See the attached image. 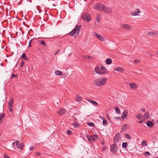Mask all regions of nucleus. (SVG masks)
<instances>
[{"label":"nucleus","mask_w":158,"mask_h":158,"mask_svg":"<svg viewBox=\"0 0 158 158\" xmlns=\"http://www.w3.org/2000/svg\"><path fill=\"white\" fill-rule=\"evenodd\" d=\"M4 158H10L7 155L5 154H4Z\"/></svg>","instance_id":"46"},{"label":"nucleus","mask_w":158,"mask_h":158,"mask_svg":"<svg viewBox=\"0 0 158 158\" xmlns=\"http://www.w3.org/2000/svg\"><path fill=\"white\" fill-rule=\"evenodd\" d=\"M53 6H56V5H55V4H53Z\"/></svg>","instance_id":"55"},{"label":"nucleus","mask_w":158,"mask_h":158,"mask_svg":"<svg viewBox=\"0 0 158 158\" xmlns=\"http://www.w3.org/2000/svg\"><path fill=\"white\" fill-rule=\"evenodd\" d=\"M141 122H142V121H140L139 123H141Z\"/></svg>","instance_id":"59"},{"label":"nucleus","mask_w":158,"mask_h":158,"mask_svg":"<svg viewBox=\"0 0 158 158\" xmlns=\"http://www.w3.org/2000/svg\"><path fill=\"white\" fill-rule=\"evenodd\" d=\"M114 118L116 119H117V120H118V119H121V118L120 117H114Z\"/></svg>","instance_id":"47"},{"label":"nucleus","mask_w":158,"mask_h":158,"mask_svg":"<svg viewBox=\"0 0 158 158\" xmlns=\"http://www.w3.org/2000/svg\"><path fill=\"white\" fill-rule=\"evenodd\" d=\"M143 117L145 118H148L149 117V113L148 112H146L144 115L143 116Z\"/></svg>","instance_id":"25"},{"label":"nucleus","mask_w":158,"mask_h":158,"mask_svg":"<svg viewBox=\"0 0 158 158\" xmlns=\"http://www.w3.org/2000/svg\"><path fill=\"white\" fill-rule=\"evenodd\" d=\"M135 116L137 118L139 119H140L142 117V116L140 114H139L138 115H136Z\"/></svg>","instance_id":"35"},{"label":"nucleus","mask_w":158,"mask_h":158,"mask_svg":"<svg viewBox=\"0 0 158 158\" xmlns=\"http://www.w3.org/2000/svg\"><path fill=\"white\" fill-rule=\"evenodd\" d=\"M95 69H106L105 67L101 64H98L96 67Z\"/></svg>","instance_id":"15"},{"label":"nucleus","mask_w":158,"mask_h":158,"mask_svg":"<svg viewBox=\"0 0 158 158\" xmlns=\"http://www.w3.org/2000/svg\"><path fill=\"white\" fill-rule=\"evenodd\" d=\"M4 114L0 113V124H1L2 123V120L4 118Z\"/></svg>","instance_id":"19"},{"label":"nucleus","mask_w":158,"mask_h":158,"mask_svg":"<svg viewBox=\"0 0 158 158\" xmlns=\"http://www.w3.org/2000/svg\"><path fill=\"white\" fill-rule=\"evenodd\" d=\"M60 51V50H58L57 51V52H56L55 54H54V55H56L58 52H59Z\"/></svg>","instance_id":"53"},{"label":"nucleus","mask_w":158,"mask_h":158,"mask_svg":"<svg viewBox=\"0 0 158 158\" xmlns=\"http://www.w3.org/2000/svg\"><path fill=\"white\" fill-rule=\"evenodd\" d=\"M127 115V110H125L121 115V117L123 119H125Z\"/></svg>","instance_id":"13"},{"label":"nucleus","mask_w":158,"mask_h":158,"mask_svg":"<svg viewBox=\"0 0 158 158\" xmlns=\"http://www.w3.org/2000/svg\"><path fill=\"white\" fill-rule=\"evenodd\" d=\"M106 81V79L105 77L103 78L102 79L99 78L95 80L94 81V83L97 86H101L105 84Z\"/></svg>","instance_id":"3"},{"label":"nucleus","mask_w":158,"mask_h":158,"mask_svg":"<svg viewBox=\"0 0 158 158\" xmlns=\"http://www.w3.org/2000/svg\"><path fill=\"white\" fill-rule=\"evenodd\" d=\"M66 133L69 135H70L72 134V131L70 130H68L66 132Z\"/></svg>","instance_id":"38"},{"label":"nucleus","mask_w":158,"mask_h":158,"mask_svg":"<svg viewBox=\"0 0 158 158\" xmlns=\"http://www.w3.org/2000/svg\"><path fill=\"white\" fill-rule=\"evenodd\" d=\"M73 126L75 128L78 127L80 125L79 124H77L76 123H73Z\"/></svg>","instance_id":"32"},{"label":"nucleus","mask_w":158,"mask_h":158,"mask_svg":"<svg viewBox=\"0 0 158 158\" xmlns=\"http://www.w3.org/2000/svg\"><path fill=\"white\" fill-rule=\"evenodd\" d=\"M9 109L10 111L11 112H12L13 111V110H12V107L11 106H9Z\"/></svg>","instance_id":"41"},{"label":"nucleus","mask_w":158,"mask_h":158,"mask_svg":"<svg viewBox=\"0 0 158 158\" xmlns=\"http://www.w3.org/2000/svg\"><path fill=\"white\" fill-rule=\"evenodd\" d=\"M81 25H79L77 26V25L76 27L69 34L70 35H72V36H77L79 33L80 28L81 27Z\"/></svg>","instance_id":"2"},{"label":"nucleus","mask_w":158,"mask_h":158,"mask_svg":"<svg viewBox=\"0 0 158 158\" xmlns=\"http://www.w3.org/2000/svg\"><path fill=\"white\" fill-rule=\"evenodd\" d=\"M2 64H0V66H2Z\"/></svg>","instance_id":"56"},{"label":"nucleus","mask_w":158,"mask_h":158,"mask_svg":"<svg viewBox=\"0 0 158 158\" xmlns=\"http://www.w3.org/2000/svg\"><path fill=\"white\" fill-rule=\"evenodd\" d=\"M156 158H158V156L156 157Z\"/></svg>","instance_id":"60"},{"label":"nucleus","mask_w":158,"mask_h":158,"mask_svg":"<svg viewBox=\"0 0 158 158\" xmlns=\"http://www.w3.org/2000/svg\"><path fill=\"white\" fill-rule=\"evenodd\" d=\"M86 59H92V57H91V56H86Z\"/></svg>","instance_id":"44"},{"label":"nucleus","mask_w":158,"mask_h":158,"mask_svg":"<svg viewBox=\"0 0 158 158\" xmlns=\"http://www.w3.org/2000/svg\"><path fill=\"white\" fill-rule=\"evenodd\" d=\"M141 144L143 146H144V145L147 146L148 145L146 141L145 140L142 141Z\"/></svg>","instance_id":"31"},{"label":"nucleus","mask_w":158,"mask_h":158,"mask_svg":"<svg viewBox=\"0 0 158 158\" xmlns=\"http://www.w3.org/2000/svg\"><path fill=\"white\" fill-rule=\"evenodd\" d=\"M125 137L127 139H130L131 138V136L129 134H125Z\"/></svg>","instance_id":"29"},{"label":"nucleus","mask_w":158,"mask_h":158,"mask_svg":"<svg viewBox=\"0 0 158 158\" xmlns=\"http://www.w3.org/2000/svg\"><path fill=\"white\" fill-rule=\"evenodd\" d=\"M56 112L59 115H62L66 113V110L64 109L61 108L59 109Z\"/></svg>","instance_id":"10"},{"label":"nucleus","mask_w":158,"mask_h":158,"mask_svg":"<svg viewBox=\"0 0 158 158\" xmlns=\"http://www.w3.org/2000/svg\"><path fill=\"white\" fill-rule=\"evenodd\" d=\"M33 149V147L32 146H31L29 148V150L32 151Z\"/></svg>","instance_id":"48"},{"label":"nucleus","mask_w":158,"mask_h":158,"mask_svg":"<svg viewBox=\"0 0 158 158\" xmlns=\"http://www.w3.org/2000/svg\"><path fill=\"white\" fill-rule=\"evenodd\" d=\"M21 58H22L24 60H28V58L26 56L25 54L24 53H23L21 56Z\"/></svg>","instance_id":"24"},{"label":"nucleus","mask_w":158,"mask_h":158,"mask_svg":"<svg viewBox=\"0 0 158 158\" xmlns=\"http://www.w3.org/2000/svg\"><path fill=\"white\" fill-rule=\"evenodd\" d=\"M18 77L17 75H15L14 74H12L11 77V78H13L15 77Z\"/></svg>","instance_id":"40"},{"label":"nucleus","mask_w":158,"mask_h":158,"mask_svg":"<svg viewBox=\"0 0 158 158\" xmlns=\"http://www.w3.org/2000/svg\"><path fill=\"white\" fill-rule=\"evenodd\" d=\"M117 70L118 71H120V72H121L122 73L123 72V70H118V69H117V70Z\"/></svg>","instance_id":"51"},{"label":"nucleus","mask_w":158,"mask_h":158,"mask_svg":"<svg viewBox=\"0 0 158 158\" xmlns=\"http://www.w3.org/2000/svg\"><path fill=\"white\" fill-rule=\"evenodd\" d=\"M36 155L37 156H39L40 155V153L39 152H37L36 153Z\"/></svg>","instance_id":"49"},{"label":"nucleus","mask_w":158,"mask_h":158,"mask_svg":"<svg viewBox=\"0 0 158 158\" xmlns=\"http://www.w3.org/2000/svg\"><path fill=\"white\" fill-rule=\"evenodd\" d=\"M21 66L22 67L23 66V65H24V62L23 61H21Z\"/></svg>","instance_id":"45"},{"label":"nucleus","mask_w":158,"mask_h":158,"mask_svg":"<svg viewBox=\"0 0 158 158\" xmlns=\"http://www.w3.org/2000/svg\"><path fill=\"white\" fill-rule=\"evenodd\" d=\"M144 154L146 156H148V155L150 154V153L148 152H146L144 153Z\"/></svg>","instance_id":"42"},{"label":"nucleus","mask_w":158,"mask_h":158,"mask_svg":"<svg viewBox=\"0 0 158 158\" xmlns=\"http://www.w3.org/2000/svg\"><path fill=\"white\" fill-rule=\"evenodd\" d=\"M94 8L96 10H100L106 13H110L112 12L111 8L106 6L100 3H98L94 6Z\"/></svg>","instance_id":"1"},{"label":"nucleus","mask_w":158,"mask_h":158,"mask_svg":"<svg viewBox=\"0 0 158 158\" xmlns=\"http://www.w3.org/2000/svg\"><path fill=\"white\" fill-rule=\"evenodd\" d=\"M157 54L158 55V51L157 52Z\"/></svg>","instance_id":"57"},{"label":"nucleus","mask_w":158,"mask_h":158,"mask_svg":"<svg viewBox=\"0 0 158 158\" xmlns=\"http://www.w3.org/2000/svg\"><path fill=\"white\" fill-rule=\"evenodd\" d=\"M129 85L131 89H135L138 87V86L135 83H129Z\"/></svg>","instance_id":"14"},{"label":"nucleus","mask_w":158,"mask_h":158,"mask_svg":"<svg viewBox=\"0 0 158 158\" xmlns=\"http://www.w3.org/2000/svg\"><path fill=\"white\" fill-rule=\"evenodd\" d=\"M117 145L114 144H112L110 146L111 151L114 155L116 154L118 151L117 148L116 146Z\"/></svg>","instance_id":"9"},{"label":"nucleus","mask_w":158,"mask_h":158,"mask_svg":"<svg viewBox=\"0 0 158 158\" xmlns=\"http://www.w3.org/2000/svg\"><path fill=\"white\" fill-rule=\"evenodd\" d=\"M93 72L94 75L95 74V73L101 75L107 74L108 72L107 70H94Z\"/></svg>","instance_id":"5"},{"label":"nucleus","mask_w":158,"mask_h":158,"mask_svg":"<svg viewBox=\"0 0 158 158\" xmlns=\"http://www.w3.org/2000/svg\"><path fill=\"white\" fill-rule=\"evenodd\" d=\"M87 100L90 103L93 104V105L95 106H97L98 105V103L96 102L95 101L91 99H87Z\"/></svg>","instance_id":"16"},{"label":"nucleus","mask_w":158,"mask_h":158,"mask_svg":"<svg viewBox=\"0 0 158 158\" xmlns=\"http://www.w3.org/2000/svg\"><path fill=\"white\" fill-rule=\"evenodd\" d=\"M127 145V143L126 142L123 143L122 144V147L124 148H126Z\"/></svg>","instance_id":"30"},{"label":"nucleus","mask_w":158,"mask_h":158,"mask_svg":"<svg viewBox=\"0 0 158 158\" xmlns=\"http://www.w3.org/2000/svg\"><path fill=\"white\" fill-rule=\"evenodd\" d=\"M123 69V68L120 67H118L116 69Z\"/></svg>","instance_id":"43"},{"label":"nucleus","mask_w":158,"mask_h":158,"mask_svg":"<svg viewBox=\"0 0 158 158\" xmlns=\"http://www.w3.org/2000/svg\"><path fill=\"white\" fill-rule=\"evenodd\" d=\"M140 12V11L139 10H137V11L135 12H133L131 13V15L133 16H136L138 15Z\"/></svg>","instance_id":"20"},{"label":"nucleus","mask_w":158,"mask_h":158,"mask_svg":"<svg viewBox=\"0 0 158 158\" xmlns=\"http://www.w3.org/2000/svg\"><path fill=\"white\" fill-rule=\"evenodd\" d=\"M115 110L117 114H120V111L119 108L118 107H117L115 108Z\"/></svg>","instance_id":"26"},{"label":"nucleus","mask_w":158,"mask_h":158,"mask_svg":"<svg viewBox=\"0 0 158 158\" xmlns=\"http://www.w3.org/2000/svg\"><path fill=\"white\" fill-rule=\"evenodd\" d=\"M96 19L97 21L98 22H99L100 21V16L99 15H98V16H96Z\"/></svg>","instance_id":"28"},{"label":"nucleus","mask_w":158,"mask_h":158,"mask_svg":"<svg viewBox=\"0 0 158 158\" xmlns=\"http://www.w3.org/2000/svg\"><path fill=\"white\" fill-rule=\"evenodd\" d=\"M112 60L110 58H108L106 61V64H110L112 63Z\"/></svg>","instance_id":"22"},{"label":"nucleus","mask_w":158,"mask_h":158,"mask_svg":"<svg viewBox=\"0 0 158 158\" xmlns=\"http://www.w3.org/2000/svg\"><path fill=\"white\" fill-rule=\"evenodd\" d=\"M13 98H11L10 101L9 102L8 105L9 106L12 107L13 105Z\"/></svg>","instance_id":"21"},{"label":"nucleus","mask_w":158,"mask_h":158,"mask_svg":"<svg viewBox=\"0 0 158 158\" xmlns=\"http://www.w3.org/2000/svg\"><path fill=\"white\" fill-rule=\"evenodd\" d=\"M157 123H158V120L157 121Z\"/></svg>","instance_id":"58"},{"label":"nucleus","mask_w":158,"mask_h":158,"mask_svg":"<svg viewBox=\"0 0 158 158\" xmlns=\"http://www.w3.org/2000/svg\"><path fill=\"white\" fill-rule=\"evenodd\" d=\"M55 74L56 75H61L62 74V73L61 71L57 70L55 72Z\"/></svg>","instance_id":"23"},{"label":"nucleus","mask_w":158,"mask_h":158,"mask_svg":"<svg viewBox=\"0 0 158 158\" xmlns=\"http://www.w3.org/2000/svg\"><path fill=\"white\" fill-rule=\"evenodd\" d=\"M103 148V150H104L105 149V148H104V147H103V148Z\"/></svg>","instance_id":"54"},{"label":"nucleus","mask_w":158,"mask_h":158,"mask_svg":"<svg viewBox=\"0 0 158 158\" xmlns=\"http://www.w3.org/2000/svg\"><path fill=\"white\" fill-rule=\"evenodd\" d=\"M86 137L88 138V140L90 142H93L94 140L98 139V136L97 135H92L90 137L87 135Z\"/></svg>","instance_id":"6"},{"label":"nucleus","mask_w":158,"mask_h":158,"mask_svg":"<svg viewBox=\"0 0 158 158\" xmlns=\"http://www.w3.org/2000/svg\"><path fill=\"white\" fill-rule=\"evenodd\" d=\"M94 35L100 40L102 41L104 40V37H103L97 33L95 32L94 34Z\"/></svg>","instance_id":"12"},{"label":"nucleus","mask_w":158,"mask_h":158,"mask_svg":"<svg viewBox=\"0 0 158 158\" xmlns=\"http://www.w3.org/2000/svg\"><path fill=\"white\" fill-rule=\"evenodd\" d=\"M120 139H121L120 135L118 133L117 134L113 139L114 144H118V142Z\"/></svg>","instance_id":"7"},{"label":"nucleus","mask_w":158,"mask_h":158,"mask_svg":"<svg viewBox=\"0 0 158 158\" xmlns=\"http://www.w3.org/2000/svg\"><path fill=\"white\" fill-rule=\"evenodd\" d=\"M87 124L89 126H92L93 127H94V124L93 123L91 122H89L87 123Z\"/></svg>","instance_id":"34"},{"label":"nucleus","mask_w":158,"mask_h":158,"mask_svg":"<svg viewBox=\"0 0 158 158\" xmlns=\"http://www.w3.org/2000/svg\"><path fill=\"white\" fill-rule=\"evenodd\" d=\"M122 27L127 30H130L131 29V27L129 26L128 24H123L122 26Z\"/></svg>","instance_id":"17"},{"label":"nucleus","mask_w":158,"mask_h":158,"mask_svg":"<svg viewBox=\"0 0 158 158\" xmlns=\"http://www.w3.org/2000/svg\"><path fill=\"white\" fill-rule=\"evenodd\" d=\"M31 46V40L29 42V47H30Z\"/></svg>","instance_id":"50"},{"label":"nucleus","mask_w":158,"mask_h":158,"mask_svg":"<svg viewBox=\"0 0 158 158\" xmlns=\"http://www.w3.org/2000/svg\"><path fill=\"white\" fill-rule=\"evenodd\" d=\"M157 34H158V31H149L148 32L147 34V35L148 36H152V37H154Z\"/></svg>","instance_id":"11"},{"label":"nucleus","mask_w":158,"mask_h":158,"mask_svg":"<svg viewBox=\"0 0 158 158\" xmlns=\"http://www.w3.org/2000/svg\"><path fill=\"white\" fill-rule=\"evenodd\" d=\"M82 18L83 20L87 22L89 21L91 19L89 14L86 12L82 15Z\"/></svg>","instance_id":"4"},{"label":"nucleus","mask_w":158,"mask_h":158,"mask_svg":"<svg viewBox=\"0 0 158 158\" xmlns=\"http://www.w3.org/2000/svg\"><path fill=\"white\" fill-rule=\"evenodd\" d=\"M76 100L77 101H79L81 100V96L78 95H77V98H76Z\"/></svg>","instance_id":"33"},{"label":"nucleus","mask_w":158,"mask_h":158,"mask_svg":"<svg viewBox=\"0 0 158 158\" xmlns=\"http://www.w3.org/2000/svg\"><path fill=\"white\" fill-rule=\"evenodd\" d=\"M141 110L142 111L144 112L145 111V109L144 108H142L141 109Z\"/></svg>","instance_id":"52"},{"label":"nucleus","mask_w":158,"mask_h":158,"mask_svg":"<svg viewBox=\"0 0 158 158\" xmlns=\"http://www.w3.org/2000/svg\"><path fill=\"white\" fill-rule=\"evenodd\" d=\"M40 44H42L44 46H46V44H45V42L44 40H41L40 42Z\"/></svg>","instance_id":"37"},{"label":"nucleus","mask_w":158,"mask_h":158,"mask_svg":"<svg viewBox=\"0 0 158 158\" xmlns=\"http://www.w3.org/2000/svg\"><path fill=\"white\" fill-rule=\"evenodd\" d=\"M12 146L14 148H15V146H16L18 149L22 150V148L23 146L21 143H20L19 141L18 140H17L14 143L12 144Z\"/></svg>","instance_id":"8"},{"label":"nucleus","mask_w":158,"mask_h":158,"mask_svg":"<svg viewBox=\"0 0 158 158\" xmlns=\"http://www.w3.org/2000/svg\"><path fill=\"white\" fill-rule=\"evenodd\" d=\"M103 125H106L107 124V121L104 119L103 120Z\"/></svg>","instance_id":"39"},{"label":"nucleus","mask_w":158,"mask_h":158,"mask_svg":"<svg viewBox=\"0 0 158 158\" xmlns=\"http://www.w3.org/2000/svg\"><path fill=\"white\" fill-rule=\"evenodd\" d=\"M140 60H137V59L135 60L134 61V63L136 64L140 63Z\"/></svg>","instance_id":"36"},{"label":"nucleus","mask_w":158,"mask_h":158,"mask_svg":"<svg viewBox=\"0 0 158 158\" xmlns=\"http://www.w3.org/2000/svg\"><path fill=\"white\" fill-rule=\"evenodd\" d=\"M127 126V125L124 124L122 127V131H125L126 130V127Z\"/></svg>","instance_id":"27"},{"label":"nucleus","mask_w":158,"mask_h":158,"mask_svg":"<svg viewBox=\"0 0 158 158\" xmlns=\"http://www.w3.org/2000/svg\"><path fill=\"white\" fill-rule=\"evenodd\" d=\"M147 125L149 127H152L153 125V123L150 121H147L146 122Z\"/></svg>","instance_id":"18"}]
</instances>
